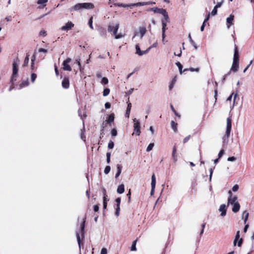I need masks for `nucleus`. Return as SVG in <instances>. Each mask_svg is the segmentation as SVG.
<instances>
[{"mask_svg":"<svg viewBox=\"0 0 254 254\" xmlns=\"http://www.w3.org/2000/svg\"><path fill=\"white\" fill-rule=\"evenodd\" d=\"M146 32V29L145 27H139L138 31H136L134 32V34L132 38V40L136 42L140 40Z\"/></svg>","mask_w":254,"mask_h":254,"instance_id":"1","label":"nucleus"},{"mask_svg":"<svg viewBox=\"0 0 254 254\" xmlns=\"http://www.w3.org/2000/svg\"><path fill=\"white\" fill-rule=\"evenodd\" d=\"M232 127V124H231V120L230 118H228L227 119V126H226V129L225 133V134L222 137L223 142L224 143H227L228 142V138L230 136V134L231 130Z\"/></svg>","mask_w":254,"mask_h":254,"instance_id":"2","label":"nucleus"},{"mask_svg":"<svg viewBox=\"0 0 254 254\" xmlns=\"http://www.w3.org/2000/svg\"><path fill=\"white\" fill-rule=\"evenodd\" d=\"M19 60L18 59L14 60L12 64V74L11 78V82L13 83L16 81L17 75L18 73V66L19 65Z\"/></svg>","mask_w":254,"mask_h":254,"instance_id":"3","label":"nucleus"},{"mask_svg":"<svg viewBox=\"0 0 254 254\" xmlns=\"http://www.w3.org/2000/svg\"><path fill=\"white\" fill-rule=\"evenodd\" d=\"M150 2H137L135 3H131L129 4H125L123 3H114V5L117 6L123 7H130L132 8L133 6H137L141 5H149L151 4Z\"/></svg>","mask_w":254,"mask_h":254,"instance_id":"4","label":"nucleus"},{"mask_svg":"<svg viewBox=\"0 0 254 254\" xmlns=\"http://www.w3.org/2000/svg\"><path fill=\"white\" fill-rule=\"evenodd\" d=\"M134 124H133V128H134V133L137 136L140 135V122L136 119H134L133 120Z\"/></svg>","mask_w":254,"mask_h":254,"instance_id":"5","label":"nucleus"},{"mask_svg":"<svg viewBox=\"0 0 254 254\" xmlns=\"http://www.w3.org/2000/svg\"><path fill=\"white\" fill-rule=\"evenodd\" d=\"M228 194H229V197H228V205H229V204L232 205V204H234L235 202H238L237 201V197L236 195L233 196L232 191L231 190H229L228 191Z\"/></svg>","mask_w":254,"mask_h":254,"instance_id":"6","label":"nucleus"},{"mask_svg":"<svg viewBox=\"0 0 254 254\" xmlns=\"http://www.w3.org/2000/svg\"><path fill=\"white\" fill-rule=\"evenodd\" d=\"M153 11H154V12L159 13L162 14L163 15V16L164 17V18L166 20H167L168 19L169 17H168L167 12H166V10L162 9V8L160 9V8H155L153 9Z\"/></svg>","mask_w":254,"mask_h":254,"instance_id":"7","label":"nucleus"},{"mask_svg":"<svg viewBox=\"0 0 254 254\" xmlns=\"http://www.w3.org/2000/svg\"><path fill=\"white\" fill-rule=\"evenodd\" d=\"M74 24L71 21H68L64 26L61 27L62 31H68L74 27Z\"/></svg>","mask_w":254,"mask_h":254,"instance_id":"8","label":"nucleus"},{"mask_svg":"<svg viewBox=\"0 0 254 254\" xmlns=\"http://www.w3.org/2000/svg\"><path fill=\"white\" fill-rule=\"evenodd\" d=\"M135 54L139 56H142L144 54H146L150 50V48H148L146 51H142L140 50L139 47L138 45L135 46Z\"/></svg>","mask_w":254,"mask_h":254,"instance_id":"9","label":"nucleus"},{"mask_svg":"<svg viewBox=\"0 0 254 254\" xmlns=\"http://www.w3.org/2000/svg\"><path fill=\"white\" fill-rule=\"evenodd\" d=\"M151 190L150 194L151 195H153L154 192L155 188V185H156V178L154 174H153L151 177Z\"/></svg>","mask_w":254,"mask_h":254,"instance_id":"10","label":"nucleus"},{"mask_svg":"<svg viewBox=\"0 0 254 254\" xmlns=\"http://www.w3.org/2000/svg\"><path fill=\"white\" fill-rule=\"evenodd\" d=\"M119 27V24H116L115 26H109L108 30L109 31H113L114 36H115L117 34V32Z\"/></svg>","mask_w":254,"mask_h":254,"instance_id":"11","label":"nucleus"},{"mask_svg":"<svg viewBox=\"0 0 254 254\" xmlns=\"http://www.w3.org/2000/svg\"><path fill=\"white\" fill-rule=\"evenodd\" d=\"M82 9H92L94 7V4L90 2L81 3Z\"/></svg>","mask_w":254,"mask_h":254,"instance_id":"12","label":"nucleus"},{"mask_svg":"<svg viewBox=\"0 0 254 254\" xmlns=\"http://www.w3.org/2000/svg\"><path fill=\"white\" fill-rule=\"evenodd\" d=\"M239 52L237 47H235L234 49V57H233V62L235 63H239Z\"/></svg>","mask_w":254,"mask_h":254,"instance_id":"13","label":"nucleus"},{"mask_svg":"<svg viewBox=\"0 0 254 254\" xmlns=\"http://www.w3.org/2000/svg\"><path fill=\"white\" fill-rule=\"evenodd\" d=\"M234 16L232 14H231L229 17L227 18L226 22H227V27L228 28H229L231 25L233 24V22L234 20Z\"/></svg>","mask_w":254,"mask_h":254,"instance_id":"14","label":"nucleus"},{"mask_svg":"<svg viewBox=\"0 0 254 254\" xmlns=\"http://www.w3.org/2000/svg\"><path fill=\"white\" fill-rule=\"evenodd\" d=\"M219 211L221 212V216H224L226 214V206L225 204H223L220 206L219 208Z\"/></svg>","mask_w":254,"mask_h":254,"instance_id":"15","label":"nucleus"},{"mask_svg":"<svg viewBox=\"0 0 254 254\" xmlns=\"http://www.w3.org/2000/svg\"><path fill=\"white\" fill-rule=\"evenodd\" d=\"M69 81L68 78L65 77L62 81V87L65 89H67L69 87Z\"/></svg>","mask_w":254,"mask_h":254,"instance_id":"16","label":"nucleus"},{"mask_svg":"<svg viewBox=\"0 0 254 254\" xmlns=\"http://www.w3.org/2000/svg\"><path fill=\"white\" fill-rule=\"evenodd\" d=\"M81 9H82V4L81 3H78L76 4L75 5H74L73 7H71L70 8V10H75V11H78Z\"/></svg>","mask_w":254,"mask_h":254,"instance_id":"17","label":"nucleus"},{"mask_svg":"<svg viewBox=\"0 0 254 254\" xmlns=\"http://www.w3.org/2000/svg\"><path fill=\"white\" fill-rule=\"evenodd\" d=\"M172 156L174 163L177 161V155L176 154V148L175 146H174L173 148V151L172 153Z\"/></svg>","mask_w":254,"mask_h":254,"instance_id":"18","label":"nucleus"},{"mask_svg":"<svg viewBox=\"0 0 254 254\" xmlns=\"http://www.w3.org/2000/svg\"><path fill=\"white\" fill-rule=\"evenodd\" d=\"M233 207L232 208V211L236 213L239 211L240 208V205L238 202H235L233 204Z\"/></svg>","mask_w":254,"mask_h":254,"instance_id":"19","label":"nucleus"},{"mask_svg":"<svg viewBox=\"0 0 254 254\" xmlns=\"http://www.w3.org/2000/svg\"><path fill=\"white\" fill-rule=\"evenodd\" d=\"M114 119H115L114 114H111L109 116L108 118L107 119L106 122L108 124H109L110 125L111 124V123L114 122Z\"/></svg>","mask_w":254,"mask_h":254,"instance_id":"20","label":"nucleus"},{"mask_svg":"<svg viewBox=\"0 0 254 254\" xmlns=\"http://www.w3.org/2000/svg\"><path fill=\"white\" fill-rule=\"evenodd\" d=\"M117 192L120 194L123 193L125 191V186L123 184L120 185L117 189Z\"/></svg>","mask_w":254,"mask_h":254,"instance_id":"21","label":"nucleus"},{"mask_svg":"<svg viewBox=\"0 0 254 254\" xmlns=\"http://www.w3.org/2000/svg\"><path fill=\"white\" fill-rule=\"evenodd\" d=\"M239 67V63L233 62L231 68V70L234 72L238 70Z\"/></svg>","mask_w":254,"mask_h":254,"instance_id":"22","label":"nucleus"},{"mask_svg":"<svg viewBox=\"0 0 254 254\" xmlns=\"http://www.w3.org/2000/svg\"><path fill=\"white\" fill-rule=\"evenodd\" d=\"M131 107V104L130 103H129L127 105V107L126 112L125 116L127 118H128L129 117V114L130 112V109Z\"/></svg>","mask_w":254,"mask_h":254,"instance_id":"23","label":"nucleus"},{"mask_svg":"<svg viewBox=\"0 0 254 254\" xmlns=\"http://www.w3.org/2000/svg\"><path fill=\"white\" fill-rule=\"evenodd\" d=\"M249 217V213L247 211H245L243 212L242 218L244 219V223L246 224L247 222V221Z\"/></svg>","mask_w":254,"mask_h":254,"instance_id":"24","label":"nucleus"},{"mask_svg":"<svg viewBox=\"0 0 254 254\" xmlns=\"http://www.w3.org/2000/svg\"><path fill=\"white\" fill-rule=\"evenodd\" d=\"M171 127L173 129L174 131L176 132L178 130L177 124L174 121H172L171 122Z\"/></svg>","mask_w":254,"mask_h":254,"instance_id":"25","label":"nucleus"},{"mask_svg":"<svg viewBox=\"0 0 254 254\" xmlns=\"http://www.w3.org/2000/svg\"><path fill=\"white\" fill-rule=\"evenodd\" d=\"M63 69L64 70H67V71L71 70V67L68 65V64L67 63L63 62Z\"/></svg>","mask_w":254,"mask_h":254,"instance_id":"26","label":"nucleus"},{"mask_svg":"<svg viewBox=\"0 0 254 254\" xmlns=\"http://www.w3.org/2000/svg\"><path fill=\"white\" fill-rule=\"evenodd\" d=\"M234 95V99H233V105L235 104L236 99L237 96V93L234 94V93H232V94L228 98L227 100L228 101H231L233 95Z\"/></svg>","mask_w":254,"mask_h":254,"instance_id":"27","label":"nucleus"},{"mask_svg":"<svg viewBox=\"0 0 254 254\" xmlns=\"http://www.w3.org/2000/svg\"><path fill=\"white\" fill-rule=\"evenodd\" d=\"M136 243H137V240H135L132 242V245L130 247L131 251H136Z\"/></svg>","mask_w":254,"mask_h":254,"instance_id":"28","label":"nucleus"},{"mask_svg":"<svg viewBox=\"0 0 254 254\" xmlns=\"http://www.w3.org/2000/svg\"><path fill=\"white\" fill-rule=\"evenodd\" d=\"M168 19L167 20H162V32H165V30H166V26H167V22H168Z\"/></svg>","mask_w":254,"mask_h":254,"instance_id":"29","label":"nucleus"},{"mask_svg":"<svg viewBox=\"0 0 254 254\" xmlns=\"http://www.w3.org/2000/svg\"><path fill=\"white\" fill-rule=\"evenodd\" d=\"M118 171L116 174L115 177L117 178L121 174L122 171V167L120 165H118L117 166Z\"/></svg>","mask_w":254,"mask_h":254,"instance_id":"30","label":"nucleus"},{"mask_svg":"<svg viewBox=\"0 0 254 254\" xmlns=\"http://www.w3.org/2000/svg\"><path fill=\"white\" fill-rule=\"evenodd\" d=\"M190 70L191 72H193V71H195V72H198L199 71V67H196L195 68H192V67H190L189 68V69H184V71H187V70Z\"/></svg>","mask_w":254,"mask_h":254,"instance_id":"31","label":"nucleus"},{"mask_svg":"<svg viewBox=\"0 0 254 254\" xmlns=\"http://www.w3.org/2000/svg\"><path fill=\"white\" fill-rule=\"evenodd\" d=\"M29 84V82L27 80L23 81L19 85L20 88H22L24 87L27 86Z\"/></svg>","mask_w":254,"mask_h":254,"instance_id":"32","label":"nucleus"},{"mask_svg":"<svg viewBox=\"0 0 254 254\" xmlns=\"http://www.w3.org/2000/svg\"><path fill=\"white\" fill-rule=\"evenodd\" d=\"M48 0H38L37 3L39 4H42L43 6L46 5V3L48 2Z\"/></svg>","mask_w":254,"mask_h":254,"instance_id":"33","label":"nucleus"},{"mask_svg":"<svg viewBox=\"0 0 254 254\" xmlns=\"http://www.w3.org/2000/svg\"><path fill=\"white\" fill-rule=\"evenodd\" d=\"M110 89L109 88H105L104 89L103 95L104 96H108L110 93Z\"/></svg>","mask_w":254,"mask_h":254,"instance_id":"34","label":"nucleus"},{"mask_svg":"<svg viewBox=\"0 0 254 254\" xmlns=\"http://www.w3.org/2000/svg\"><path fill=\"white\" fill-rule=\"evenodd\" d=\"M108 82L109 81H108V79L107 78H106V77L102 78V80H101V83L102 84H104V85L107 84L108 83Z\"/></svg>","mask_w":254,"mask_h":254,"instance_id":"35","label":"nucleus"},{"mask_svg":"<svg viewBox=\"0 0 254 254\" xmlns=\"http://www.w3.org/2000/svg\"><path fill=\"white\" fill-rule=\"evenodd\" d=\"M153 146H154L153 143H150L146 148V151L149 152L150 151H151L152 149Z\"/></svg>","mask_w":254,"mask_h":254,"instance_id":"36","label":"nucleus"},{"mask_svg":"<svg viewBox=\"0 0 254 254\" xmlns=\"http://www.w3.org/2000/svg\"><path fill=\"white\" fill-rule=\"evenodd\" d=\"M120 205H117V207L116 208V212L115 215L116 216H119L120 215Z\"/></svg>","mask_w":254,"mask_h":254,"instance_id":"37","label":"nucleus"},{"mask_svg":"<svg viewBox=\"0 0 254 254\" xmlns=\"http://www.w3.org/2000/svg\"><path fill=\"white\" fill-rule=\"evenodd\" d=\"M176 64V65H177V66L178 67V68L179 69L180 73L182 74V68H183L182 65L179 62H177Z\"/></svg>","mask_w":254,"mask_h":254,"instance_id":"38","label":"nucleus"},{"mask_svg":"<svg viewBox=\"0 0 254 254\" xmlns=\"http://www.w3.org/2000/svg\"><path fill=\"white\" fill-rule=\"evenodd\" d=\"M217 13V9L214 7L212 11H211L210 14L212 16H214L216 15Z\"/></svg>","mask_w":254,"mask_h":254,"instance_id":"39","label":"nucleus"},{"mask_svg":"<svg viewBox=\"0 0 254 254\" xmlns=\"http://www.w3.org/2000/svg\"><path fill=\"white\" fill-rule=\"evenodd\" d=\"M239 186L238 185H235L232 189V190L234 192H236L238 190H239Z\"/></svg>","mask_w":254,"mask_h":254,"instance_id":"40","label":"nucleus"},{"mask_svg":"<svg viewBox=\"0 0 254 254\" xmlns=\"http://www.w3.org/2000/svg\"><path fill=\"white\" fill-rule=\"evenodd\" d=\"M110 169H111V168L109 166H106L104 169V173L106 174H108L110 171Z\"/></svg>","mask_w":254,"mask_h":254,"instance_id":"41","label":"nucleus"},{"mask_svg":"<svg viewBox=\"0 0 254 254\" xmlns=\"http://www.w3.org/2000/svg\"><path fill=\"white\" fill-rule=\"evenodd\" d=\"M37 75L35 73H32L31 76V79L32 82H34L36 78Z\"/></svg>","mask_w":254,"mask_h":254,"instance_id":"42","label":"nucleus"},{"mask_svg":"<svg viewBox=\"0 0 254 254\" xmlns=\"http://www.w3.org/2000/svg\"><path fill=\"white\" fill-rule=\"evenodd\" d=\"M106 156H107V162L108 163H109L110 162L111 153H110V152L107 153Z\"/></svg>","mask_w":254,"mask_h":254,"instance_id":"43","label":"nucleus"},{"mask_svg":"<svg viewBox=\"0 0 254 254\" xmlns=\"http://www.w3.org/2000/svg\"><path fill=\"white\" fill-rule=\"evenodd\" d=\"M114 146V142L113 141H111L108 143V147L110 149H112V148H113Z\"/></svg>","mask_w":254,"mask_h":254,"instance_id":"44","label":"nucleus"},{"mask_svg":"<svg viewBox=\"0 0 254 254\" xmlns=\"http://www.w3.org/2000/svg\"><path fill=\"white\" fill-rule=\"evenodd\" d=\"M39 35H40V36H46L47 35L46 31L44 30H42L40 31V33H39Z\"/></svg>","mask_w":254,"mask_h":254,"instance_id":"45","label":"nucleus"},{"mask_svg":"<svg viewBox=\"0 0 254 254\" xmlns=\"http://www.w3.org/2000/svg\"><path fill=\"white\" fill-rule=\"evenodd\" d=\"M28 63H29V58L28 56H27L24 60L23 66H26L28 64Z\"/></svg>","mask_w":254,"mask_h":254,"instance_id":"46","label":"nucleus"},{"mask_svg":"<svg viewBox=\"0 0 254 254\" xmlns=\"http://www.w3.org/2000/svg\"><path fill=\"white\" fill-rule=\"evenodd\" d=\"M111 134L112 136H116L117 134V131L116 129L114 128L111 131Z\"/></svg>","mask_w":254,"mask_h":254,"instance_id":"47","label":"nucleus"},{"mask_svg":"<svg viewBox=\"0 0 254 254\" xmlns=\"http://www.w3.org/2000/svg\"><path fill=\"white\" fill-rule=\"evenodd\" d=\"M88 24H89V25L90 27L92 29H93V26H92V17H91L90 18V19H89V22H88Z\"/></svg>","mask_w":254,"mask_h":254,"instance_id":"48","label":"nucleus"},{"mask_svg":"<svg viewBox=\"0 0 254 254\" xmlns=\"http://www.w3.org/2000/svg\"><path fill=\"white\" fill-rule=\"evenodd\" d=\"M236 157H235L234 156H232V157H228L227 158V161H234L235 160H236Z\"/></svg>","mask_w":254,"mask_h":254,"instance_id":"49","label":"nucleus"},{"mask_svg":"<svg viewBox=\"0 0 254 254\" xmlns=\"http://www.w3.org/2000/svg\"><path fill=\"white\" fill-rule=\"evenodd\" d=\"M76 238H77V241H78V244L79 247V248H80V236H79V234H78V233L76 234Z\"/></svg>","mask_w":254,"mask_h":254,"instance_id":"50","label":"nucleus"},{"mask_svg":"<svg viewBox=\"0 0 254 254\" xmlns=\"http://www.w3.org/2000/svg\"><path fill=\"white\" fill-rule=\"evenodd\" d=\"M101 254H107V250L106 248H103L101 251Z\"/></svg>","mask_w":254,"mask_h":254,"instance_id":"51","label":"nucleus"},{"mask_svg":"<svg viewBox=\"0 0 254 254\" xmlns=\"http://www.w3.org/2000/svg\"><path fill=\"white\" fill-rule=\"evenodd\" d=\"M222 4V2H218L217 3L216 5L214 6L216 8H219L221 6Z\"/></svg>","mask_w":254,"mask_h":254,"instance_id":"52","label":"nucleus"},{"mask_svg":"<svg viewBox=\"0 0 254 254\" xmlns=\"http://www.w3.org/2000/svg\"><path fill=\"white\" fill-rule=\"evenodd\" d=\"M224 153V150H221L218 154V158H220Z\"/></svg>","mask_w":254,"mask_h":254,"instance_id":"53","label":"nucleus"},{"mask_svg":"<svg viewBox=\"0 0 254 254\" xmlns=\"http://www.w3.org/2000/svg\"><path fill=\"white\" fill-rule=\"evenodd\" d=\"M123 37V34H116L115 36V37L116 39H120V38H121Z\"/></svg>","mask_w":254,"mask_h":254,"instance_id":"54","label":"nucleus"},{"mask_svg":"<svg viewBox=\"0 0 254 254\" xmlns=\"http://www.w3.org/2000/svg\"><path fill=\"white\" fill-rule=\"evenodd\" d=\"M84 223H85V220L83 221V223L81 225V230L82 234L83 233V231L84 229Z\"/></svg>","mask_w":254,"mask_h":254,"instance_id":"55","label":"nucleus"},{"mask_svg":"<svg viewBox=\"0 0 254 254\" xmlns=\"http://www.w3.org/2000/svg\"><path fill=\"white\" fill-rule=\"evenodd\" d=\"M105 107L106 109H109L111 107V104L109 102H107L105 104Z\"/></svg>","mask_w":254,"mask_h":254,"instance_id":"56","label":"nucleus"},{"mask_svg":"<svg viewBox=\"0 0 254 254\" xmlns=\"http://www.w3.org/2000/svg\"><path fill=\"white\" fill-rule=\"evenodd\" d=\"M116 202L117 203V205H120L121 198L120 197L117 198L116 199Z\"/></svg>","mask_w":254,"mask_h":254,"instance_id":"57","label":"nucleus"},{"mask_svg":"<svg viewBox=\"0 0 254 254\" xmlns=\"http://www.w3.org/2000/svg\"><path fill=\"white\" fill-rule=\"evenodd\" d=\"M235 239L236 240L240 239V231H238L237 232V233H236V236H235Z\"/></svg>","mask_w":254,"mask_h":254,"instance_id":"58","label":"nucleus"},{"mask_svg":"<svg viewBox=\"0 0 254 254\" xmlns=\"http://www.w3.org/2000/svg\"><path fill=\"white\" fill-rule=\"evenodd\" d=\"M38 51L39 53H47V50L43 48L39 49Z\"/></svg>","mask_w":254,"mask_h":254,"instance_id":"59","label":"nucleus"},{"mask_svg":"<svg viewBox=\"0 0 254 254\" xmlns=\"http://www.w3.org/2000/svg\"><path fill=\"white\" fill-rule=\"evenodd\" d=\"M243 242V239L242 238H240L239 240L238 243V247H241Z\"/></svg>","mask_w":254,"mask_h":254,"instance_id":"60","label":"nucleus"},{"mask_svg":"<svg viewBox=\"0 0 254 254\" xmlns=\"http://www.w3.org/2000/svg\"><path fill=\"white\" fill-rule=\"evenodd\" d=\"M253 61H251L250 62L249 64L244 69V72H246L247 69H248L249 67L250 66V65L252 64Z\"/></svg>","mask_w":254,"mask_h":254,"instance_id":"61","label":"nucleus"},{"mask_svg":"<svg viewBox=\"0 0 254 254\" xmlns=\"http://www.w3.org/2000/svg\"><path fill=\"white\" fill-rule=\"evenodd\" d=\"M190 135H189V136H188L184 138V140H183V142H184V143H186V142H187V141L190 139Z\"/></svg>","mask_w":254,"mask_h":254,"instance_id":"62","label":"nucleus"},{"mask_svg":"<svg viewBox=\"0 0 254 254\" xmlns=\"http://www.w3.org/2000/svg\"><path fill=\"white\" fill-rule=\"evenodd\" d=\"M210 15V13H208V15H207L206 18L204 19V20L203 21L204 23H205V22H207L209 20Z\"/></svg>","mask_w":254,"mask_h":254,"instance_id":"63","label":"nucleus"},{"mask_svg":"<svg viewBox=\"0 0 254 254\" xmlns=\"http://www.w3.org/2000/svg\"><path fill=\"white\" fill-rule=\"evenodd\" d=\"M99 210V206L97 205H95L94 206V210L96 212L98 211Z\"/></svg>","mask_w":254,"mask_h":254,"instance_id":"64","label":"nucleus"}]
</instances>
